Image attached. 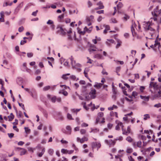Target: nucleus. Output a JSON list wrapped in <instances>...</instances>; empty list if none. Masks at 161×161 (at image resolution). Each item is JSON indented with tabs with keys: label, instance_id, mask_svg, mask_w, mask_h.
<instances>
[{
	"label": "nucleus",
	"instance_id": "obj_36",
	"mask_svg": "<svg viewBox=\"0 0 161 161\" xmlns=\"http://www.w3.org/2000/svg\"><path fill=\"white\" fill-rule=\"evenodd\" d=\"M126 140L129 142H131L133 141L132 139L130 136H128L126 137Z\"/></svg>",
	"mask_w": 161,
	"mask_h": 161
},
{
	"label": "nucleus",
	"instance_id": "obj_9",
	"mask_svg": "<svg viewBox=\"0 0 161 161\" xmlns=\"http://www.w3.org/2000/svg\"><path fill=\"white\" fill-rule=\"evenodd\" d=\"M154 97L155 98L161 99V92L160 90L155 91Z\"/></svg>",
	"mask_w": 161,
	"mask_h": 161
},
{
	"label": "nucleus",
	"instance_id": "obj_47",
	"mask_svg": "<svg viewBox=\"0 0 161 161\" xmlns=\"http://www.w3.org/2000/svg\"><path fill=\"white\" fill-rule=\"evenodd\" d=\"M33 55V54L32 53H27V56L28 58L32 57Z\"/></svg>",
	"mask_w": 161,
	"mask_h": 161
},
{
	"label": "nucleus",
	"instance_id": "obj_51",
	"mask_svg": "<svg viewBox=\"0 0 161 161\" xmlns=\"http://www.w3.org/2000/svg\"><path fill=\"white\" fill-rule=\"evenodd\" d=\"M113 124L111 123H108L107 125V127H108V128L109 129H111V128L113 127Z\"/></svg>",
	"mask_w": 161,
	"mask_h": 161
},
{
	"label": "nucleus",
	"instance_id": "obj_34",
	"mask_svg": "<svg viewBox=\"0 0 161 161\" xmlns=\"http://www.w3.org/2000/svg\"><path fill=\"white\" fill-rule=\"evenodd\" d=\"M45 152V148H43L42 151V152L40 153H39L38 154V156L39 157H41L42 156V155L44 154V152Z\"/></svg>",
	"mask_w": 161,
	"mask_h": 161
},
{
	"label": "nucleus",
	"instance_id": "obj_41",
	"mask_svg": "<svg viewBox=\"0 0 161 161\" xmlns=\"http://www.w3.org/2000/svg\"><path fill=\"white\" fill-rule=\"evenodd\" d=\"M67 118L69 120H73L74 119L72 118L71 115L69 113L67 114Z\"/></svg>",
	"mask_w": 161,
	"mask_h": 161
},
{
	"label": "nucleus",
	"instance_id": "obj_18",
	"mask_svg": "<svg viewBox=\"0 0 161 161\" xmlns=\"http://www.w3.org/2000/svg\"><path fill=\"white\" fill-rule=\"evenodd\" d=\"M102 86L103 84L97 83L94 86L97 89H99Z\"/></svg>",
	"mask_w": 161,
	"mask_h": 161
},
{
	"label": "nucleus",
	"instance_id": "obj_27",
	"mask_svg": "<svg viewBox=\"0 0 161 161\" xmlns=\"http://www.w3.org/2000/svg\"><path fill=\"white\" fill-rule=\"evenodd\" d=\"M8 117L9 119V121H11L14 119V116L13 113H11L10 114V115L8 116Z\"/></svg>",
	"mask_w": 161,
	"mask_h": 161
},
{
	"label": "nucleus",
	"instance_id": "obj_31",
	"mask_svg": "<svg viewBox=\"0 0 161 161\" xmlns=\"http://www.w3.org/2000/svg\"><path fill=\"white\" fill-rule=\"evenodd\" d=\"M66 129L69 131L67 133V134H71V127L69 126H67L66 127Z\"/></svg>",
	"mask_w": 161,
	"mask_h": 161
},
{
	"label": "nucleus",
	"instance_id": "obj_35",
	"mask_svg": "<svg viewBox=\"0 0 161 161\" xmlns=\"http://www.w3.org/2000/svg\"><path fill=\"white\" fill-rule=\"evenodd\" d=\"M144 120H146L147 119L150 118V116L149 114H146L144 115Z\"/></svg>",
	"mask_w": 161,
	"mask_h": 161
},
{
	"label": "nucleus",
	"instance_id": "obj_44",
	"mask_svg": "<svg viewBox=\"0 0 161 161\" xmlns=\"http://www.w3.org/2000/svg\"><path fill=\"white\" fill-rule=\"evenodd\" d=\"M138 95V93L136 92H132V96H133L134 97L136 98Z\"/></svg>",
	"mask_w": 161,
	"mask_h": 161
},
{
	"label": "nucleus",
	"instance_id": "obj_28",
	"mask_svg": "<svg viewBox=\"0 0 161 161\" xmlns=\"http://www.w3.org/2000/svg\"><path fill=\"white\" fill-rule=\"evenodd\" d=\"M118 107L115 105H113L112 107H109L108 108V110H113L114 109H117Z\"/></svg>",
	"mask_w": 161,
	"mask_h": 161
},
{
	"label": "nucleus",
	"instance_id": "obj_29",
	"mask_svg": "<svg viewBox=\"0 0 161 161\" xmlns=\"http://www.w3.org/2000/svg\"><path fill=\"white\" fill-rule=\"evenodd\" d=\"M88 71V69L87 68L85 69L84 73L85 75V76L87 79H89V77L88 75L87 72Z\"/></svg>",
	"mask_w": 161,
	"mask_h": 161
},
{
	"label": "nucleus",
	"instance_id": "obj_59",
	"mask_svg": "<svg viewBox=\"0 0 161 161\" xmlns=\"http://www.w3.org/2000/svg\"><path fill=\"white\" fill-rule=\"evenodd\" d=\"M24 29L23 27L21 26L19 28L18 31L19 32H21L23 31Z\"/></svg>",
	"mask_w": 161,
	"mask_h": 161
},
{
	"label": "nucleus",
	"instance_id": "obj_58",
	"mask_svg": "<svg viewBox=\"0 0 161 161\" xmlns=\"http://www.w3.org/2000/svg\"><path fill=\"white\" fill-rule=\"evenodd\" d=\"M103 26L105 27V29L108 31L110 30V27L108 25H104Z\"/></svg>",
	"mask_w": 161,
	"mask_h": 161
},
{
	"label": "nucleus",
	"instance_id": "obj_14",
	"mask_svg": "<svg viewBox=\"0 0 161 161\" xmlns=\"http://www.w3.org/2000/svg\"><path fill=\"white\" fill-rule=\"evenodd\" d=\"M47 96L48 99L51 100L52 102L54 103L56 101L57 99V97L56 96H54L51 97V96L49 94L47 95Z\"/></svg>",
	"mask_w": 161,
	"mask_h": 161
},
{
	"label": "nucleus",
	"instance_id": "obj_50",
	"mask_svg": "<svg viewBox=\"0 0 161 161\" xmlns=\"http://www.w3.org/2000/svg\"><path fill=\"white\" fill-rule=\"evenodd\" d=\"M86 130L84 129H81L80 130V132L81 134H84L86 133Z\"/></svg>",
	"mask_w": 161,
	"mask_h": 161
},
{
	"label": "nucleus",
	"instance_id": "obj_13",
	"mask_svg": "<svg viewBox=\"0 0 161 161\" xmlns=\"http://www.w3.org/2000/svg\"><path fill=\"white\" fill-rule=\"evenodd\" d=\"M103 115L104 114L103 112H100L98 113L97 114V117L96 119L97 123H98L99 122H100L99 117H103Z\"/></svg>",
	"mask_w": 161,
	"mask_h": 161
},
{
	"label": "nucleus",
	"instance_id": "obj_17",
	"mask_svg": "<svg viewBox=\"0 0 161 161\" xmlns=\"http://www.w3.org/2000/svg\"><path fill=\"white\" fill-rule=\"evenodd\" d=\"M107 41L106 44L108 46H110L111 43H114V40L113 39H107Z\"/></svg>",
	"mask_w": 161,
	"mask_h": 161
},
{
	"label": "nucleus",
	"instance_id": "obj_26",
	"mask_svg": "<svg viewBox=\"0 0 161 161\" xmlns=\"http://www.w3.org/2000/svg\"><path fill=\"white\" fill-rule=\"evenodd\" d=\"M94 58H97L99 59H103V57L100 54H97L95 55L94 56Z\"/></svg>",
	"mask_w": 161,
	"mask_h": 161
},
{
	"label": "nucleus",
	"instance_id": "obj_22",
	"mask_svg": "<svg viewBox=\"0 0 161 161\" xmlns=\"http://www.w3.org/2000/svg\"><path fill=\"white\" fill-rule=\"evenodd\" d=\"M33 92L34 94V95L33 92H29V93L30 94V95H31V96L33 98H36V92L34 90L33 91Z\"/></svg>",
	"mask_w": 161,
	"mask_h": 161
},
{
	"label": "nucleus",
	"instance_id": "obj_64",
	"mask_svg": "<svg viewBox=\"0 0 161 161\" xmlns=\"http://www.w3.org/2000/svg\"><path fill=\"white\" fill-rule=\"evenodd\" d=\"M24 144V142L22 141H20L18 142V144L19 146H22Z\"/></svg>",
	"mask_w": 161,
	"mask_h": 161
},
{
	"label": "nucleus",
	"instance_id": "obj_42",
	"mask_svg": "<svg viewBox=\"0 0 161 161\" xmlns=\"http://www.w3.org/2000/svg\"><path fill=\"white\" fill-rule=\"evenodd\" d=\"M50 87H51L50 86H45L43 88V90L45 91H47L50 88Z\"/></svg>",
	"mask_w": 161,
	"mask_h": 161
},
{
	"label": "nucleus",
	"instance_id": "obj_20",
	"mask_svg": "<svg viewBox=\"0 0 161 161\" xmlns=\"http://www.w3.org/2000/svg\"><path fill=\"white\" fill-rule=\"evenodd\" d=\"M88 140V138L86 137H83L81 139H80V142L81 143H84L85 141H87Z\"/></svg>",
	"mask_w": 161,
	"mask_h": 161
},
{
	"label": "nucleus",
	"instance_id": "obj_25",
	"mask_svg": "<svg viewBox=\"0 0 161 161\" xmlns=\"http://www.w3.org/2000/svg\"><path fill=\"white\" fill-rule=\"evenodd\" d=\"M64 17V14H63L58 16V21L59 22L62 21V20Z\"/></svg>",
	"mask_w": 161,
	"mask_h": 161
},
{
	"label": "nucleus",
	"instance_id": "obj_39",
	"mask_svg": "<svg viewBox=\"0 0 161 161\" xmlns=\"http://www.w3.org/2000/svg\"><path fill=\"white\" fill-rule=\"evenodd\" d=\"M61 152L64 154H67L68 153V150L65 149H62L61 150Z\"/></svg>",
	"mask_w": 161,
	"mask_h": 161
},
{
	"label": "nucleus",
	"instance_id": "obj_4",
	"mask_svg": "<svg viewBox=\"0 0 161 161\" xmlns=\"http://www.w3.org/2000/svg\"><path fill=\"white\" fill-rule=\"evenodd\" d=\"M92 147L94 151V149L97 148V150L101 147V144L100 142H93L91 143Z\"/></svg>",
	"mask_w": 161,
	"mask_h": 161
},
{
	"label": "nucleus",
	"instance_id": "obj_52",
	"mask_svg": "<svg viewBox=\"0 0 161 161\" xmlns=\"http://www.w3.org/2000/svg\"><path fill=\"white\" fill-rule=\"evenodd\" d=\"M87 5L88 8H90L92 5V3L90 1H88L87 2Z\"/></svg>",
	"mask_w": 161,
	"mask_h": 161
},
{
	"label": "nucleus",
	"instance_id": "obj_57",
	"mask_svg": "<svg viewBox=\"0 0 161 161\" xmlns=\"http://www.w3.org/2000/svg\"><path fill=\"white\" fill-rule=\"evenodd\" d=\"M82 127H86L88 126V125L86 123H83L81 124Z\"/></svg>",
	"mask_w": 161,
	"mask_h": 161
},
{
	"label": "nucleus",
	"instance_id": "obj_16",
	"mask_svg": "<svg viewBox=\"0 0 161 161\" xmlns=\"http://www.w3.org/2000/svg\"><path fill=\"white\" fill-rule=\"evenodd\" d=\"M140 97L141 99H143L146 101H148L149 99V96H143L141 95Z\"/></svg>",
	"mask_w": 161,
	"mask_h": 161
},
{
	"label": "nucleus",
	"instance_id": "obj_15",
	"mask_svg": "<svg viewBox=\"0 0 161 161\" xmlns=\"http://www.w3.org/2000/svg\"><path fill=\"white\" fill-rule=\"evenodd\" d=\"M17 149L18 150L21 149V151L20 152V155H24L26 153V151L25 149L23 148H20L18 147Z\"/></svg>",
	"mask_w": 161,
	"mask_h": 161
},
{
	"label": "nucleus",
	"instance_id": "obj_3",
	"mask_svg": "<svg viewBox=\"0 0 161 161\" xmlns=\"http://www.w3.org/2000/svg\"><path fill=\"white\" fill-rule=\"evenodd\" d=\"M135 28L138 31H141V26L139 23H138V26L135 23H133L131 25V29L132 35L133 36H136V33L135 32Z\"/></svg>",
	"mask_w": 161,
	"mask_h": 161
},
{
	"label": "nucleus",
	"instance_id": "obj_12",
	"mask_svg": "<svg viewBox=\"0 0 161 161\" xmlns=\"http://www.w3.org/2000/svg\"><path fill=\"white\" fill-rule=\"evenodd\" d=\"M48 25H51V28L53 30H54L55 29V25L53 24V22L51 20H49L47 23Z\"/></svg>",
	"mask_w": 161,
	"mask_h": 161
},
{
	"label": "nucleus",
	"instance_id": "obj_5",
	"mask_svg": "<svg viewBox=\"0 0 161 161\" xmlns=\"http://www.w3.org/2000/svg\"><path fill=\"white\" fill-rule=\"evenodd\" d=\"M116 124H117V125L115 126V129L117 130H120V127H121L122 129V128H124V126L123 125L122 123L120 122L119 120H116L115 121Z\"/></svg>",
	"mask_w": 161,
	"mask_h": 161
},
{
	"label": "nucleus",
	"instance_id": "obj_32",
	"mask_svg": "<svg viewBox=\"0 0 161 161\" xmlns=\"http://www.w3.org/2000/svg\"><path fill=\"white\" fill-rule=\"evenodd\" d=\"M70 78L71 80H76V79H77L76 80H79V79L78 78L77 79L75 75H70Z\"/></svg>",
	"mask_w": 161,
	"mask_h": 161
},
{
	"label": "nucleus",
	"instance_id": "obj_2",
	"mask_svg": "<svg viewBox=\"0 0 161 161\" xmlns=\"http://www.w3.org/2000/svg\"><path fill=\"white\" fill-rule=\"evenodd\" d=\"M71 61V63L73 69H76L78 72H80L81 70L80 68L81 67V65L79 63H76L74 59L72 56L69 58Z\"/></svg>",
	"mask_w": 161,
	"mask_h": 161
},
{
	"label": "nucleus",
	"instance_id": "obj_63",
	"mask_svg": "<svg viewBox=\"0 0 161 161\" xmlns=\"http://www.w3.org/2000/svg\"><path fill=\"white\" fill-rule=\"evenodd\" d=\"M97 13L99 14H103L104 13V10H99L97 11Z\"/></svg>",
	"mask_w": 161,
	"mask_h": 161
},
{
	"label": "nucleus",
	"instance_id": "obj_6",
	"mask_svg": "<svg viewBox=\"0 0 161 161\" xmlns=\"http://www.w3.org/2000/svg\"><path fill=\"white\" fill-rule=\"evenodd\" d=\"M160 45V43L157 40L155 41V44L154 45H152L150 47L153 48L154 50L156 51L157 48H158Z\"/></svg>",
	"mask_w": 161,
	"mask_h": 161
},
{
	"label": "nucleus",
	"instance_id": "obj_61",
	"mask_svg": "<svg viewBox=\"0 0 161 161\" xmlns=\"http://www.w3.org/2000/svg\"><path fill=\"white\" fill-rule=\"evenodd\" d=\"M145 87L143 86H141L140 88V90L141 92H143V90L145 89Z\"/></svg>",
	"mask_w": 161,
	"mask_h": 161
},
{
	"label": "nucleus",
	"instance_id": "obj_19",
	"mask_svg": "<svg viewBox=\"0 0 161 161\" xmlns=\"http://www.w3.org/2000/svg\"><path fill=\"white\" fill-rule=\"evenodd\" d=\"M136 144L137 147L139 148H141L142 147V142L141 141H139L137 142H135L134 143V145Z\"/></svg>",
	"mask_w": 161,
	"mask_h": 161
},
{
	"label": "nucleus",
	"instance_id": "obj_1",
	"mask_svg": "<svg viewBox=\"0 0 161 161\" xmlns=\"http://www.w3.org/2000/svg\"><path fill=\"white\" fill-rule=\"evenodd\" d=\"M158 6H157L156 8L154 9V11L152 12V15L154 17L156 16L157 17H154L151 18L150 20L147 22L145 23L143 25V27L146 31H151L153 33L154 32V29L152 27L153 23H152L153 20L156 22L158 24V27H159V25L161 24V9L160 11H158L159 14L157 15L156 13L158 12Z\"/></svg>",
	"mask_w": 161,
	"mask_h": 161
},
{
	"label": "nucleus",
	"instance_id": "obj_10",
	"mask_svg": "<svg viewBox=\"0 0 161 161\" xmlns=\"http://www.w3.org/2000/svg\"><path fill=\"white\" fill-rule=\"evenodd\" d=\"M96 91L95 89H92L90 92L89 94L91 98L94 99L96 97Z\"/></svg>",
	"mask_w": 161,
	"mask_h": 161
},
{
	"label": "nucleus",
	"instance_id": "obj_48",
	"mask_svg": "<svg viewBox=\"0 0 161 161\" xmlns=\"http://www.w3.org/2000/svg\"><path fill=\"white\" fill-rule=\"evenodd\" d=\"M18 104H19V105L22 108V109H23V110H25V107H24V105L22 103H18Z\"/></svg>",
	"mask_w": 161,
	"mask_h": 161
},
{
	"label": "nucleus",
	"instance_id": "obj_21",
	"mask_svg": "<svg viewBox=\"0 0 161 161\" xmlns=\"http://www.w3.org/2000/svg\"><path fill=\"white\" fill-rule=\"evenodd\" d=\"M94 46V45H91V47L88 49V51L90 52V53H92V51H96V49L95 48H93Z\"/></svg>",
	"mask_w": 161,
	"mask_h": 161
},
{
	"label": "nucleus",
	"instance_id": "obj_54",
	"mask_svg": "<svg viewBox=\"0 0 161 161\" xmlns=\"http://www.w3.org/2000/svg\"><path fill=\"white\" fill-rule=\"evenodd\" d=\"M154 107H156L157 108H158L159 107H161V103H158V104H155L154 106Z\"/></svg>",
	"mask_w": 161,
	"mask_h": 161
},
{
	"label": "nucleus",
	"instance_id": "obj_56",
	"mask_svg": "<svg viewBox=\"0 0 161 161\" xmlns=\"http://www.w3.org/2000/svg\"><path fill=\"white\" fill-rule=\"evenodd\" d=\"M28 151L30 152H31L32 153H33L34 152V150H35V149H33L31 147H29L28 148Z\"/></svg>",
	"mask_w": 161,
	"mask_h": 161
},
{
	"label": "nucleus",
	"instance_id": "obj_60",
	"mask_svg": "<svg viewBox=\"0 0 161 161\" xmlns=\"http://www.w3.org/2000/svg\"><path fill=\"white\" fill-rule=\"evenodd\" d=\"M8 135L10 138H12L14 136V134L13 133H8Z\"/></svg>",
	"mask_w": 161,
	"mask_h": 161
},
{
	"label": "nucleus",
	"instance_id": "obj_8",
	"mask_svg": "<svg viewBox=\"0 0 161 161\" xmlns=\"http://www.w3.org/2000/svg\"><path fill=\"white\" fill-rule=\"evenodd\" d=\"M116 141L115 139L114 140H110L109 141L105 140V142L110 147L114 146L116 143Z\"/></svg>",
	"mask_w": 161,
	"mask_h": 161
},
{
	"label": "nucleus",
	"instance_id": "obj_49",
	"mask_svg": "<svg viewBox=\"0 0 161 161\" xmlns=\"http://www.w3.org/2000/svg\"><path fill=\"white\" fill-rule=\"evenodd\" d=\"M59 94L62 93L65 96H67L68 95V93L66 91H64L62 92H59Z\"/></svg>",
	"mask_w": 161,
	"mask_h": 161
},
{
	"label": "nucleus",
	"instance_id": "obj_43",
	"mask_svg": "<svg viewBox=\"0 0 161 161\" xmlns=\"http://www.w3.org/2000/svg\"><path fill=\"white\" fill-rule=\"evenodd\" d=\"M129 16L125 14V16L123 17V19L124 20L126 21L127 19H129Z\"/></svg>",
	"mask_w": 161,
	"mask_h": 161
},
{
	"label": "nucleus",
	"instance_id": "obj_24",
	"mask_svg": "<svg viewBox=\"0 0 161 161\" xmlns=\"http://www.w3.org/2000/svg\"><path fill=\"white\" fill-rule=\"evenodd\" d=\"M97 5L99 6V9H103L104 8V6L103 5V3L101 2H99L97 3Z\"/></svg>",
	"mask_w": 161,
	"mask_h": 161
},
{
	"label": "nucleus",
	"instance_id": "obj_38",
	"mask_svg": "<svg viewBox=\"0 0 161 161\" xmlns=\"http://www.w3.org/2000/svg\"><path fill=\"white\" fill-rule=\"evenodd\" d=\"M133 151V149L132 148H128L126 150V152L128 153H130L132 152Z\"/></svg>",
	"mask_w": 161,
	"mask_h": 161
},
{
	"label": "nucleus",
	"instance_id": "obj_23",
	"mask_svg": "<svg viewBox=\"0 0 161 161\" xmlns=\"http://www.w3.org/2000/svg\"><path fill=\"white\" fill-rule=\"evenodd\" d=\"M58 32L61 33L62 35H64L66 33L64 32L63 29L61 27H60L58 30Z\"/></svg>",
	"mask_w": 161,
	"mask_h": 161
},
{
	"label": "nucleus",
	"instance_id": "obj_33",
	"mask_svg": "<svg viewBox=\"0 0 161 161\" xmlns=\"http://www.w3.org/2000/svg\"><path fill=\"white\" fill-rule=\"evenodd\" d=\"M110 22L113 23H117V21L114 18H112L110 20Z\"/></svg>",
	"mask_w": 161,
	"mask_h": 161
},
{
	"label": "nucleus",
	"instance_id": "obj_62",
	"mask_svg": "<svg viewBox=\"0 0 161 161\" xmlns=\"http://www.w3.org/2000/svg\"><path fill=\"white\" fill-rule=\"evenodd\" d=\"M61 142L62 144H67L68 143V142L67 141L64 140L63 139H62L61 140Z\"/></svg>",
	"mask_w": 161,
	"mask_h": 161
},
{
	"label": "nucleus",
	"instance_id": "obj_7",
	"mask_svg": "<svg viewBox=\"0 0 161 161\" xmlns=\"http://www.w3.org/2000/svg\"><path fill=\"white\" fill-rule=\"evenodd\" d=\"M130 126H128L126 130L125 129H124V128H122V134L123 135H127L130 132Z\"/></svg>",
	"mask_w": 161,
	"mask_h": 161
},
{
	"label": "nucleus",
	"instance_id": "obj_37",
	"mask_svg": "<svg viewBox=\"0 0 161 161\" xmlns=\"http://www.w3.org/2000/svg\"><path fill=\"white\" fill-rule=\"evenodd\" d=\"M123 5L122 3L119 2L117 5V7L118 9L121 8L123 7Z\"/></svg>",
	"mask_w": 161,
	"mask_h": 161
},
{
	"label": "nucleus",
	"instance_id": "obj_46",
	"mask_svg": "<svg viewBox=\"0 0 161 161\" xmlns=\"http://www.w3.org/2000/svg\"><path fill=\"white\" fill-rule=\"evenodd\" d=\"M116 141L119 140V141H122L123 140V137L122 136H120L118 137H117L115 139Z\"/></svg>",
	"mask_w": 161,
	"mask_h": 161
},
{
	"label": "nucleus",
	"instance_id": "obj_30",
	"mask_svg": "<svg viewBox=\"0 0 161 161\" xmlns=\"http://www.w3.org/2000/svg\"><path fill=\"white\" fill-rule=\"evenodd\" d=\"M80 109H71V111L73 113H76L77 114V113L79 112Z\"/></svg>",
	"mask_w": 161,
	"mask_h": 161
},
{
	"label": "nucleus",
	"instance_id": "obj_11",
	"mask_svg": "<svg viewBox=\"0 0 161 161\" xmlns=\"http://www.w3.org/2000/svg\"><path fill=\"white\" fill-rule=\"evenodd\" d=\"M149 87L150 88H153L154 89H157L158 86L156 83L151 82L150 83Z\"/></svg>",
	"mask_w": 161,
	"mask_h": 161
},
{
	"label": "nucleus",
	"instance_id": "obj_53",
	"mask_svg": "<svg viewBox=\"0 0 161 161\" xmlns=\"http://www.w3.org/2000/svg\"><path fill=\"white\" fill-rule=\"evenodd\" d=\"M121 43V42L119 41H118L117 44L116 46V48H118L119 46H120Z\"/></svg>",
	"mask_w": 161,
	"mask_h": 161
},
{
	"label": "nucleus",
	"instance_id": "obj_40",
	"mask_svg": "<svg viewBox=\"0 0 161 161\" xmlns=\"http://www.w3.org/2000/svg\"><path fill=\"white\" fill-rule=\"evenodd\" d=\"M53 153L54 151L52 149H50L48 150V153L51 155H52L53 154Z\"/></svg>",
	"mask_w": 161,
	"mask_h": 161
},
{
	"label": "nucleus",
	"instance_id": "obj_55",
	"mask_svg": "<svg viewBox=\"0 0 161 161\" xmlns=\"http://www.w3.org/2000/svg\"><path fill=\"white\" fill-rule=\"evenodd\" d=\"M62 78L64 80H67L68 79V77L66 75H63L62 76Z\"/></svg>",
	"mask_w": 161,
	"mask_h": 161
},
{
	"label": "nucleus",
	"instance_id": "obj_45",
	"mask_svg": "<svg viewBox=\"0 0 161 161\" xmlns=\"http://www.w3.org/2000/svg\"><path fill=\"white\" fill-rule=\"evenodd\" d=\"M25 132L27 133H29L30 131V129H29L28 127H25Z\"/></svg>",
	"mask_w": 161,
	"mask_h": 161
}]
</instances>
